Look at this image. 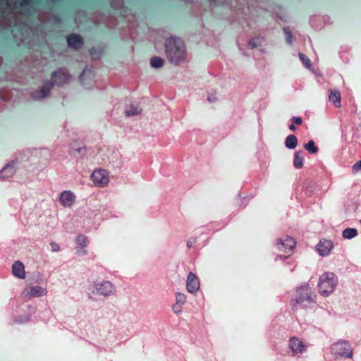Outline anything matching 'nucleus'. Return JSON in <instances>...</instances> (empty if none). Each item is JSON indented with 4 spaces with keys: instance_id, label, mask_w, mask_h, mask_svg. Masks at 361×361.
<instances>
[{
    "instance_id": "obj_26",
    "label": "nucleus",
    "mask_w": 361,
    "mask_h": 361,
    "mask_svg": "<svg viewBox=\"0 0 361 361\" xmlns=\"http://www.w3.org/2000/svg\"><path fill=\"white\" fill-rule=\"evenodd\" d=\"M283 32H284V35H285V38H286V42L288 44H292L293 42L294 37H293V35L292 34V32H291L290 27H284L283 28Z\"/></svg>"
},
{
    "instance_id": "obj_38",
    "label": "nucleus",
    "mask_w": 361,
    "mask_h": 361,
    "mask_svg": "<svg viewBox=\"0 0 361 361\" xmlns=\"http://www.w3.org/2000/svg\"><path fill=\"white\" fill-rule=\"evenodd\" d=\"M207 99L210 102H214L216 100V97H213V96H209L207 97Z\"/></svg>"
},
{
    "instance_id": "obj_4",
    "label": "nucleus",
    "mask_w": 361,
    "mask_h": 361,
    "mask_svg": "<svg viewBox=\"0 0 361 361\" xmlns=\"http://www.w3.org/2000/svg\"><path fill=\"white\" fill-rule=\"evenodd\" d=\"M338 277L333 272H326L319 276L317 283L318 291L323 297H328L336 289Z\"/></svg>"
},
{
    "instance_id": "obj_10",
    "label": "nucleus",
    "mask_w": 361,
    "mask_h": 361,
    "mask_svg": "<svg viewBox=\"0 0 361 361\" xmlns=\"http://www.w3.org/2000/svg\"><path fill=\"white\" fill-rule=\"evenodd\" d=\"M23 294L27 298H38L47 295V290L45 288L39 286H30L23 290Z\"/></svg>"
},
{
    "instance_id": "obj_30",
    "label": "nucleus",
    "mask_w": 361,
    "mask_h": 361,
    "mask_svg": "<svg viewBox=\"0 0 361 361\" xmlns=\"http://www.w3.org/2000/svg\"><path fill=\"white\" fill-rule=\"evenodd\" d=\"M176 302L183 305L186 302V295L181 293H177L176 294Z\"/></svg>"
},
{
    "instance_id": "obj_41",
    "label": "nucleus",
    "mask_w": 361,
    "mask_h": 361,
    "mask_svg": "<svg viewBox=\"0 0 361 361\" xmlns=\"http://www.w3.org/2000/svg\"><path fill=\"white\" fill-rule=\"evenodd\" d=\"M192 243L191 240H188V243H187V245L188 247H191L192 245Z\"/></svg>"
},
{
    "instance_id": "obj_11",
    "label": "nucleus",
    "mask_w": 361,
    "mask_h": 361,
    "mask_svg": "<svg viewBox=\"0 0 361 361\" xmlns=\"http://www.w3.org/2000/svg\"><path fill=\"white\" fill-rule=\"evenodd\" d=\"M268 11L266 3L262 0H250V16L253 18Z\"/></svg>"
},
{
    "instance_id": "obj_43",
    "label": "nucleus",
    "mask_w": 361,
    "mask_h": 361,
    "mask_svg": "<svg viewBox=\"0 0 361 361\" xmlns=\"http://www.w3.org/2000/svg\"><path fill=\"white\" fill-rule=\"evenodd\" d=\"M210 1H212V2H217L218 1L217 0H209Z\"/></svg>"
},
{
    "instance_id": "obj_7",
    "label": "nucleus",
    "mask_w": 361,
    "mask_h": 361,
    "mask_svg": "<svg viewBox=\"0 0 361 361\" xmlns=\"http://www.w3.org/2000/svg\"><path fill=\"white\" fill-rule=\"evenodd\" d=\"M265 42V39L263 36L258 35L255 37L250 39V48L257 49V53H252L253 57L256 59H260L261 56L264 54V49L262 48Z\"/></svg>"
},
{
    "instance_id": "obj_22",
    "label": "nucleus",
    "mask_w": 361,
    "mask_h": 361,
    "mask_svg": "<svg viewBox=\"0 0 361 361\" xmlns=\"http://www.w3.org/2000/svg\"><path fill=\"white\" fill-rule=\"evenodd\" d=\"M298 142L297 137L293 134H290L286 137L284 145L287 149H294L297 147Z\"/></svg>"
},
{
    "instance_id": "obj_25",
    "label": "nucleus",
    "mask_w": 361,
    "mask_h": 361,
    "mask_svg": "<svg viewBox=\"0 0 361 361\" xmlns=\"http://www.w3.org/2000/svg\"><path fill=\"white\" fill-rule=\"evenodd\" d=\"M304 148L306 151L312 154H315L319 151L318 147L316 146L315 142L312 140H310L307 143H305L304 145Z\"/></svg>"
},
{
    "instance_id": "obj_28",
    "label": "nucleus",
    "mask_w": 361,
    "mask_h": 361,
    "mask_svg": "<svg viewBox=\"0 0 361 361\" xmlns=\"http://www.w3.org/2000/svg\"><path fill=\"white\" fill-rule=\"evenodd\" d=\"M75 242L78 245L84 247L87 245L88 239L85 235L80 234L76 237Z\"/></svg>"
},
{
    "instance_id": "obj_36",
    "label": "nucleus",
    "mask_w": 361,
    "mask_h": 361,
    "mask_svg": "<svg viewBox=\"0 0 361 361\" xmlns=\"http://www.w3.org/2000/svg\"><path fill=\"white\" fill-rule=\"evenodd\" d=\"M76 254L78 255H85L87 254V251L85 249H80L76 251Z\"/></svg>"
},
{
    "instance_id": "obj_9",
    "label": "nucleus",
    "mask_w": 361,
    "mask_h": 361,
    "mask_svg": "<svg viewBox=\"0 0 361 361\" xmlns=\"http://www.w3.org/2000/svg\"><path fill=\"white\" fill-rule=\"evenodd\" d=\"M296 241L293 238L286 235L284 238L277 240V247L280 251L288 252H291L295 247Z\"/></svg>"
},
{
    "instance_id": "obj_35",
    "label": "nucleus",
    "mask_w": 361,
    "mask_h": 361,
    "mask_svg": "<svg viewBox=\"0 0 361 361\" xmlns=\"http://www.w3.org/2000/svg\"><path fill=\"white\" fill-rule=\"evenodd\" d=\"M51 249L53 252H59L60 250V246L55 242L50 243Z\"/></svg>"
},
{
    "instance_id": "obj_19",
    "label": "nucleus",
    "mask_w": 361,
    "mask_h": 361,
    "mask_svg": "<svg viewBox=\"0 0 361 361\" xmlns=\"http://www.w3.org/2000/svg\"><path fill=\"white\" fill-rule=\"evenodd\" d=\"M329 101L336 106H341V94L338 90H329Z\"/></svg>"
},
{
    "instance_id": "obj_16",
    "label": "nucleus",
    "mask_w": 361,
    "mask_h": 361,
    "mask_svg": "<svg viewBox=\"0 0 361 361\" xmlns=\"http://www.w3.org/2000/svg\"><path fill=\"white\" fill-rule=\"evenodd\" d=\"M12 273L17 278L21 279L25 278V267L22 262L18 260L13 264Z\"/></svg>"
},
{
    "instance_id": "obj_3",
    "label": "nucleus",
    "mask_w": 361,
    "mask_h": 361,
    "mask_svg": "<svg viewBox=\"0 0 361 361\" xmlns=\"http://www.w3.org/2000/svg\"><path fill=\"white\" fill-rule=\"evenodd\" d=\"M71 75L65 71L59 69L54 71L51 75V79L53 82H46L40 92H34L32 96L34 99H40L45 98L51 88L53 87L54 82L57 85H62L67 83L70 79Z\"/></svg>"
},
{
    "instance_id": "obj_40",
    "label": "nucleus",
    "mask_w": 361,
    "mask_h": 361,
    "mask_svg": "<svg viewBox=\"0 0 361 361\" xmlns=\"http://www.w3.org/2000/svg\"><path fill=\"white\" fill-rule=\"evenodd\" d=\"M29 0H22L21 1V6L28 4Z\"/></svg>"
},
{
    "instance_id": "obj_31",
    "label": "nucleus",
    "mask_w": 361,
    "mask_h": 361,
    "mask_svg": "<svg viewBox=\"0 0 361 361\" xmlns=\"http://www.w3.org/2000/svg\"><path fill=\"white\" fill-rule=\"evenodd\" d=\"M290 121L295 125L300 126L302 123V118L300 116H293Z\"/></svg>"
},
{
    "instance_id": "obj_13",
    "label": "nucleus",
    "mask_w": 361,
    "mask_h": 361,
    "mask_svg": "<svg viewBox=\"0 0 361 361\" xmlns=\"http://www.w3.org/2000/svg\"><path fill=\"white\" fill-rule=\"evenodd\" d=\"M186 288L187 290L191 293L197 292L200 288V281L197 276L192 272H190L188 275Z\"/></svg>"
},
{
    "instance_id": "obj_37",
    "label": "nucleus",
    "mask_w": 361,
    "mask_h": 361,
    "mask_svg": "<svg viewBox=\"0 0 361 361\" xmlns=\"http://www.w3.org/2000/svg\"><path fill=\"white\" fill-rule=\"evenodd\" d=\"M288 128L290 131H293V132L295 131V130H296L295 125L292 122H291V124H290L288 126Z\"/></svg>"
},
{
    "instance_id": "obj_42",
    "label": "nucleus",
    "mask_w": 361,
    "mask_h": 361,
    "mask_svg": "<svg viewBox=\"0 0 361 361\" xmlns=\"http://www.w3.org/2000/svg\"><path fill=\"white\" fill-rule=\"evenodd\" d=\"M84 73H85V71H83L82 73L80 75V78L81 80H82V76H83Z\"/></svg>"
},
{
    "instance_id": "obj_33",
    "label": "nucleus",
    "mask_w": 361,
    "mask_h": 361,
    "mask_svg": "<svg viewBox=\"0 0 361 361\" xmlns=\"http://www.w3.org/2000/svg\"><path fill=\"white\" fill-rule=\"evenodd\" d=\"M90 54L92 56V59H95L97 58V55L100 54L101 51H97V49L94 47H92L90 49Z\"/></svg>"
},
{
    "instance_id": "obj_21",
    "label": "nucleus",
    "mask_w": 361,
    "mask_h": 361,
    "mask_svg": "<svg viewBox=\"0 0 361 361\" xmlns=\"http://www.w3.org/2000/svg\"><path fill=\"white\" fill-rule=\"evenodd\" d=\"M326 17L313 16L310 19V23L312 28L314 30H319L322 27L323 23L325 21Z\"/></svg>"
},
{
    "instance_id": "obj_2",
    "label": "nucleus",
    "mask_w": 361,
    "mask_h": 361,
    "mask_svg": "<svg viewBox=\"0 0 361 361\" xmlns=\"http://www.w3.org/2000/svg\"><path fill=\"white\" fill-rule=\"evenodd\" d=\"M166 54L168 60L174 64H178L185 58V47L179 37H170L166 40Z\"/></svg>"
},
{
    "instance_id": "obj_44",
    "label": "nucleus",
    "mask_w": 361,
    "mask_h": 361,
    "mask_svg": "<svg viewBox=\"0 0 361 361\" xmlns=\"http://www.w3.org/2000/svg\"><path fill=\"white\" fill-rule=\"evenodd\" d=\"M360 223H361V220H360Z\"/></svg>"
},
{
    "instance_id": "obj_1",
    "label": "nucleus",
    "mask_w": 361,
    "mask_h": 361,
    "mask_svg": "<svg viewBox=\"0 0 361 361\" xmlns=\"http://www.w3.org/2000/svg\"><path fill=\"white\" fill-rule=\"evenodd\" d=\"M296 293V297L290 301L293 310H297L298 306L302 308H312L316 305L317 295H312V289L307 283H304L297 288Z\"/></svg>"
},
{
    "instance_id": "obj_24",
    "label": "nucleus",
    "mask_w": 361,
    "mask_h": 361,
    "mask_svg": "<svg viewBox=\"0 0 361 361\" xmlns=\"http://www.w3.org/2000/svg\"><path fill=\"white\" fill-rule=\"evenodd\" d=\"M358 235V231L355 228H347L342 232V237L345 239H352Z\"/></svg>"
},
{
    "instance_id": "obj_5",
    "label": "nucleus",
    "mask_w": 361,
    "mask_h": 361,
    "mask_svg": "<svg viewBox=\"0 0 361 361\" xmlns=\"http://www.w3.org/2000/svg\"><path fill=\"white\" fill-rule=\"evenodd\" d=\"M331 351L335 355L345 358H350L353 355V350L350 344L345 341H339L331 347Z\"/></svg>"
},
{
    "instance_id": "obj_17",
    "label": "nucleus",
    "mask_w": 361,
    "mask_h": 361,
    "mask_svg": "<svg viewBox=\"0 0 361 361\" xmlns=\"http://www.w3.org/2000/svg\"><path fill=\"white\" fill-rule=\"evenodd\" d=\"M289 346L294 354L302 353L305 350L304 343L297 338L290 339Z\"/></svg>"
},
{
    "instance_id": "obj_32",
    "label": "nucleus",
    "mask_w": 361,
    "mask_h": 361,
    "mask_svg": "<svg viewBox=\"0 0 361 361\" xmlns=\"http://www.w3.org/2000/svg\"><path fill=\"white\" fill-rule=\"evenodd\" d=\"M361 171V159L356 162L353 166H352V171L353 173H355L358 171Z\"/></svg>"
},
{
    "instance_id": "obj_27",
    "label": "nucleus",
    "mask_w": 361,
    "mask_h": 361,
    "mask_svg": "<svg viewBox=\"0 0 361 361\" xmlns=\"http://www.w3.org/2000/svg\"><path fill=\"white\" fill-rule=\"evenodd\" d=\"M150 65L153 68H161L164 65V60L159 56L152 57L150 60Z\"/></svg>"
},
{
    "instance_id": "obj_23",
    "label": "nucleus",
    "mask_w": 361,
    "mask_h": 361,
    "mask_svg": "<svg viewBox=\"0 0 361 361\" xmlns=\"http://www.w3.org/2000/svg\"><path fill=\"white\" fill-rule=\"evenodd\" d=\"M141 112L142 109L137 103L131 104L130 106L128 108H127L125 111L126 115L127 116H136L140 114Z\"/></svg>"
},
{
    "instance_id": "obj_15",
    "label": "nucleus",
    "mask_w": 361,
    "mask_h": 361,
    "mask_svg": "<svg viewBox=\"0 0 361 361\" xmlns=\"http://www.w3.org/2000/svg\"><path fill=\"white\" fill-rule=\"evenodd\" d=\"M75 199V196L72 192L65 190L61 193L59 200L63 207H69L73 204Z\"/></svg>"
},
{
    "instance_id": "obj_6",
    "label": "nucleus",
    "mask_w": 361,
    "mask_h": 361,
    "mask_svg": "<svg viewBox=\"0 0 361 361\" xmlns=\"http://www.w3.org/2000/svg\"><path fill=\"white\" fill-rule=\"evenodd\" d=\"M91 178L95 185H97L100 187L106 185L109 182L108 171L102 169L94 170L91 175Z\"/></svg>"
},
{
    "instance_id": "obj_20",
    "label": "nucleus",
    "mask_w": 361,
    "mask_h": 361,
    "mask_svg": "<svg viewBox=\"0 0 361 361\" xmlns=\"http://www.w3.org/2000/svg\"><path fill=\"white\" fill-rule=\"evenodd\" d=\"M16 172L14 163L8 164L0 172L1 178H6L12 176Z\"/></svg>"
},
{
    "instance_id": "obj_34",
    "label": "nucleus",
    "mask_w": 361,
    "mask_h": 361,
    "mask_svg": "<svg viewBox=\"0 0 361 361\" xmlns=\"http://www.w3.org/2000/svg\"><path fill=\"white\" fill-rule=\"evenodd\" d=\"M182 306H183L182 305L176 302V304L173 306V308H172L174 313H176V314L180 313Z\"/></svg>"
},
{
    "instance_id": "obj_8",
    "label": "nucleus",
    "mask_w": 361,
    "mask_h": 361,
    "mask_svg": "<svg viewBox=\"0 0 361 361\" xmlns=\"http://www.w3.org/2000/svg\"><path fill=\"white\" fill-rule=\"evenodd\" d=\"M94 287L97 292L105 297L114 295L116 292V288L113 283L109 281H103L99 283H96Z\"/></svg>"
},
{
    "instance_id": "obj_18",
    "label": "nucleus",
    "mask_w": 361,
    "mask_h": 361,
    "mask_svg": "<svg viewBox=\"0 0 361 361\" xmlns=\"http://www.w3.org/2000/svg\"><path fill=\"white\" fill-rule=\"evenodd\" d=\"M303 154L302 150H297L294 152L293 164L295 169H300L302 168L304 163Z\"/></svg>"
},
{
    "instance_id": "obj_14",
    "label": "nucleus",
    "mask_w": 361,
    "mask_h": 361,
    "mask_svg": "<svg viewBox=\"0 0 361 361\" xmlns=\"http://www.w3.org/2000/svg\"><path fill=\"white\" fill-rule=\"evenodd\" d=\"M67 43L68 47L78 50L83 45L84 41L80 35L73 33L67 37Z\"/></svg>"
},
{
    "instance_id": "obj_12",
    "label": "nucleus",
    "mask_w": 361,
    "mask_h": 361,
    "mask_svg": "<svg viewBox=\"0 0 361 361\" xmlns=\"http://www.w3.org/2000/svg\"><path fill=\"white\" fill-rule=\"evenodd\" d=\"M333 247V242L325 238L321 239L316 245V250L319 255L322 257H326L329 255Z\"/></svg>"
},
{
    "instance_id": "obj_29",
    "label": "nucleus",
    "mask_w": 361,
    "mask_h": 361,
    "mask_svg": "<svg viewBox=\"0 0 361 361\" xmlns=\"http://www.w3.org/2000/svg\"><path fill=\"white\" fill-rule=\"evenodd\" d=\"M298 56L302 64L307 68L310 69V68L312 67V63L310 59L303 53H299Z\"/></svg>"
},
{
    "instance_id": "obj_39",
    "label": "nucleus",
    "mask_w": 361,
    "mask_h": 361,
    "mask_svg": "<svg viewBox=\"0 0 361 361\" xmlns=\"http://www.w3.org/2000/svg\"><path fill=\"white\" fill-rule=\"evenodd\" d=\"M288 257L287 256H283V255H278L276 256V260H278V259H287Z\"/></svg>"
}]
</instances>
